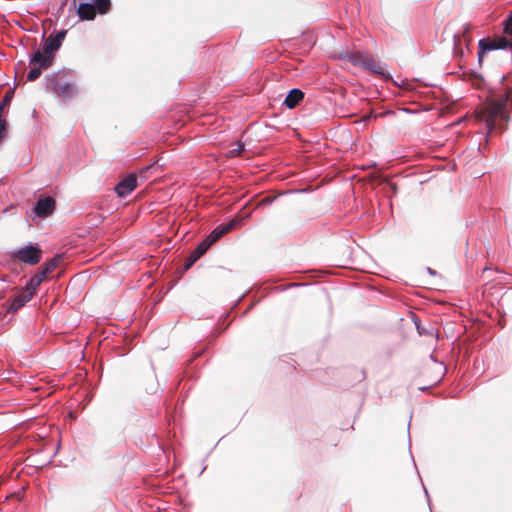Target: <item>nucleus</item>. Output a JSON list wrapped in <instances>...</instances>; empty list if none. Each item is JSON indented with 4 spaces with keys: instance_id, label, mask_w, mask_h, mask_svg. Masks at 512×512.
Instances as JSON below:
<instances>
[{
    "instance_id": "obj_18",
    "label": "nucleus",
    "mask_w": 512,
    "mask_h": 512,
    "mask_svg": "<svg viewBox=\"0 0 512 512\" xmlns=\"http://www.w3.org/2000/svg\"><path fill=\"white\" fill-rule=\"evenodd\" d=\"M42 73L41 67L34 66L30 69L27 74L28 81H35Z\"/></svg>"
},
{
    "instance_id": "obj_7",
    "label": "nucleus",
    "mask_w": 512,
    "mask_h": 512,
    "mask_svg": "<svg viewBox=\"0 0 512 512\" xmlns=\"http://www.w3.org/2000/svg\"><path fill=\"white\" fill-rule=\"evenodd\" d=\"M137 186V178L134 174H130L122 179L114 188L116 194L124 198L128 196Z\"/></svg>"
},
{
    "instance_id": "obj_19",
    "label": "nucleus",
    "mask_w": 512,
    "mask_h": 512,
    "mask_svg": "<svg viewBox=\"0 0 512 512\" xmlns=\"http://www.w3.org/2000/svg\"><path fill=\"white\" fill-rule=\"evenodd\" d=\"M244 150V144L242 142L236 143V147L232 148L228 151V156L233 158L237 157L241 154V152Z\"/></svg>"
},
{
    "instance_id": "obj_9",
    "label": "nucleus",
    "mask_w": 512,
    "mask_h": 512,
    "mask_svg": "<svg viewBox=\"0 0 512 512\" xmlns=\"http://www.w3.org/2000/svg\"><path fill=\"white\" fill-rule=\"evenodd\" d=\"M55 205V200L50 196L39 199L34 207V213L40 217H48L53 213Z\"/></svg>"
},
{
    "instance_id": "obj_6",
    "label": "nucleus",
    "mask_w": 512,
    "mask_h": 512,
    "mask_svg": "<svg viewBox=\"0 0 512 512\" xmlns=\"http://www.w3.org/2000/svg\"><path fill=\"white\" fill-rule=\"evenodd\" d=\"M36 291L31 289H26V286L24 287V291L17 294L13 297V299L10 302V305L7 309L9 313H16L19 309H21L27 302H29Z\"/></svg>"
},
{
    "instance_id": "obj_14",
    "label": "nucleus",
    "mask_w": 512,
    "mask_h": 512,
    "mask_svg": "<svg viewBox=\"0 0 512 512\" xmlns=\"http://www.w3.org/2000/svg\"><path fill=\"white\" fill-rule=\"evenodd\" d=\"M96 9L91 2L82 1L77 9L78 16L81 20H93L96 16Z\"/></svg>"
},
{
    "instance_id": "obj_5",
    "label": "nucleus",
    "mask_w": 512,
    "mask_h": 512,
    "mask_svg": "<svg viewBox=\"0 0 512 512\" xmlns=\"http://www.w3.org/2000/svg\"><path fill=\"white\" fill-rule=\"evenodd\" d=\"M42 251L36 245H27L12 253V257L28 264L36 265L41 260Z\"/></svg>"
},
{
    "instance_id": "obj_1",
    "label": "nucleus",
    "mask_w": 512,
    "mask_h": 512,
    "mask_svg": "<svg viewBox=\"0 0 512 512\" xmlns=\"http://www.w3.org/2000/svg\"><path fill=\"white\" fill-rule=\"evenodd\" d=\"M509 101H512V90L510 89L491 99L481 111L479 117L485 121L488 135L493 131L503 132L506 130V123L509 121L507 112Z\"/></svg>"
},
{
    "instance_id": "obj_12",
    "label": "nucleus",
    "mask_w": 512,
    "mask_h": 512,
    "mask_svg": "<svg viewBox=\"0 0 512 512\" xmlns=\"http://www.w3.org/2000/svg\"><path fill=\"white\" fill-rule=\"evenodd\" d=\"M304 98V92L299 88L291 89L283 101V105L288 109L295 108Z\"/></svg>"
},
{
    "instance_id": "obj_10",
    "label": "nucleus",
    "mask_w": 512,
    "mask_h": 512,
    "mask_svg": "<svg viewBox=\"0 0 512 512\" xmlns=\"http://www.w3.org/2000/svg\"><path fill=\"white\" fill-rule=\"evenodd\" d=\"M240 223L241 219L235 218L227 224L218 225L207 237L214 243Z\"/></svg>"
},
{
    "instance_id": "obj_17",
    "label": "nucleus",
    "mask_w": 512,
    "mask_h": 512,
    "mask_svg": "<svg viewBox=\"0 0 512 512\" xmlns=\"http://www.w3.org/2000/svg\"><path fill=\"white\" fill-rule=\"evenodd\" d=\"M365 68L372 71L373 73L381 74V75L383 74V68H382L381 64L379 62L375 61L373 58H370L367 65L365 66Z\"/></svg>"
},
{
    "instance_id": "obj_25",
    "label": "nucleus",
    "mask_w": 512,
    "mask_h": 512,
    "mask_svg": "<svg viewBox=\"0 0 512 512\" xmlns=\"http://www.w3.org/2000/svg\"><path fill=\"white\" fill-rule=\"evenodd\" d=\"M504 79H505V75H502L501 76V82L504 81Z\"/></svg>"
},
{
    "instance_id": "obj_20",
    "label": "nucleus",
    "mask_w": 512,
    "mask_h": 512,
    "mask_svg": "<svg viewBox=\"0 0 512 512\" xmlns=\"http://www.w3.org/2000/svg\"><path fill=\"white\" fill-rule=\"evenodd\" d=\"M504 32L505 34L512 36V11L504 21Z\"/></svg>"
},
{
    "instance_id": "obj_24",
    "label": "nucleus",
    "mask_w": 512,
    "mask_h": 512,
    "mask_svg": "<svg viewBox=\"0 0 512 512\" xmlns=\"http://www.w3.org/2000/svg\"><path fill=\"white\" fill-rule=\"evenodd\" d=\"M424 491H425V494L426 496H428V490L424 487ZM429 499V497H427Z\"/></svg>"
},
{
    "instance_id": "obj_2",
    "label": "nucleus",
    "mask_w": 512,
    "mask_h": 512,
    "mask_svg": "<svg viewBox=\"0 0 512 512\" xmlns=\"http://www.w3.org/2000/svg\"><path fill=\"white\" fill-rule=\"evenodd\" d=\"M512 48L511 40L505 37H498L496 39L483 38L478 42V63L481 66L484 58L488 56L491 52L497 50H505L507 48Z\"/></svg>"
},
{
    "instance_id": "obj_3",
    "label": "nucleus",
    "mask_w": 512,
    "mask_h": 512,
    "mask_svg": "<svg viewBox=\"0 0 512 512\" xmlns=\"http://www.w3.org/2000/svg\"><path fill=\"white\" fill-rule=\"evenodd\" d=\"M61 260V255H55L53 258L44 262L41 266V270L32 276L26 283V289L36 291L41 283L46 279L47 275L50 274L59 265Z\"/></svg>"
},
{
    "instance_id": "obj_13",
    "label": "nucleus",
    "mask_w": 512,
    "mask_h": 512,
    "mask_svg": "<svg viewBox=\"0 0 512 512\" xmlns=\"http://www.w3.org/2000/svg\"><path fill=\"white\" fill-rule=\"evenodd\" d=\"M30 64L38 67L47 68L51 64V55L44 54V47L42 50H36L29 59Z\"/></svg>"
},
{
    "instance_id": "obj_22",
    "label": "nucleus",
    "mask_w": 512,
    "mask_h": 512,
    "mask_svg": "<svg viewBox=\"0 0 512 512\" xmlns=\"http://www.w3.org/2000/svg\"><path fill=\"white\" fill-rule=\"evenodd\" d=\"M427 272L430 274V275H436V271L433 270L432 268L428 267L427 268Z\"/></svg>"
},
{
    "instance_id": "obj_21",
    "label": "nucleus",
    "mask_w": 512,
    "mask_h": 512,
    "mask_svg": "<svg viewBox=\"0 0 512 512\" xmlns=\"http://www.w3.org/2000/svg\"><path fill=\"white\" fill-rule=\"evenodd\" d=\"M417 327V330L420 334H424V333H427L426 330L424 328H421L419 325H416Z\"/></svg>"
},
{
    "instance_id": "obj_16",
    "label": "nucleus",
    "mask_w": 512,
    "mask_h": 512,
    "mask_svg": "<svg viewBox=\"0 0 512 512\" xmlns=\"http://www.w3.org/2000/svg\"><path fill=\"white\" fill-rule=\"evenodd\" d=\"M93 6L100 14H105L109 11L111 2L110 0H94Z\"/></svg>"
},
{
    "instance_id": "obj_8",
    "label": "nucleus",
    "mask_w": 512,
    "mask_h": 512,
    "mask_svg": "<svg viewBox=\"0 0 512 512\" xmlns=\"http://www.w3.org/2000/svg\"><path fill=\"white\" fill-rule=\"evenodd\" d=\"M66 34V30H60L55 34H51L47 42H45L43 45L44 54L51 55L52 52L57 51L61 47L62 41L65 39Z\"/></svg>"
},
{
    "instance_id": "obj_4",
    "label": "nucleus",
    "mask_w": 512,
    "mask_h": 512,
    "mask_svg": "<svg viewBox=\"0 0 512 512\" xmlns=\"http://www.w3.org/2000/svg\"><path fill=\"white\" fill-rule=\"evenodd\" d=\"M59 73H54L52 75H48L46 77V85L48 88L56 92L63 98H70L75 96L78 91L74 83L64 82L60 83L58 81Z\"/></svg>"
},
{
    "instance_id": "obj_11",
    "label": "nucleus",
    "mask_w": 512,
    "mask_h": 512,
    "mask_svg": "<svg viewBox=\"0 0 512 512\" xmlns=\"http://www.w3.org/2000/svg\"><path fill=\"white\" fill-rule=\"evenodd\" d=\"M212 241L206 237L202 240L197 247L191 252L189 257V263L186 265V269L190 268L194 262H196L212 245Z\"/></svg>"
},
{
    "instance_id": "obj_23",
    "label": "nucleus",
    "mask_w": 512,
    "mask_h": 512,
    "mask_svg": "<svg viewBox=\"0 0 512 512\" xmlns=\"http://www.w3.org/2000/svg\"><path fill=\"white\" fill-rule=\"evenodd\" d=\"M430 359L434 362H436V359L433 357V355H430Z\"/></svg>"
},
{
    "instance_id": "obj_15",
    "label": "nucleus",
    "mask_w": 512,
    "mask_h": 512,
    "mask_svg": "<svg viewBox=\"0 0 512 512\" xmlns=\"http://www.w3.org/2000/svg\"><path fill=\"white\" fill-rule=\"evenodd\" d=\"M370 58V56L360 51L348 52L345 56V59L350 61L352 64L362 66L364 68L367 65Z\"/></svg>"
}]
</instances>
